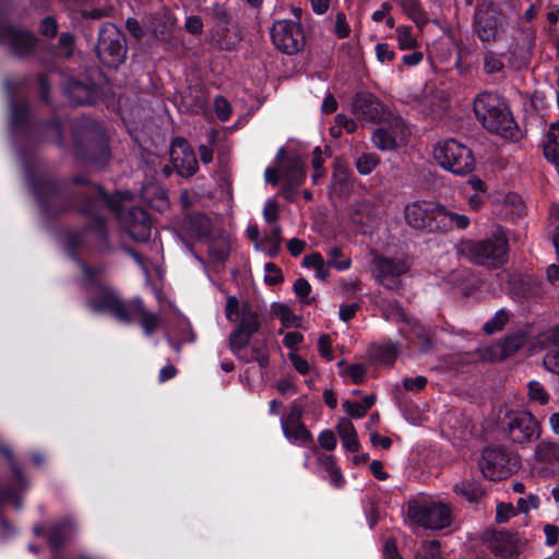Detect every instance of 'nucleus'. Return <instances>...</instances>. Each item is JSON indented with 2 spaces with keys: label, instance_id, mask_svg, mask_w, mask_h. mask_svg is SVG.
I'll return each mask as SVG.
<instances>
[{
  "label": "nucleus",
  "instance_id": "f257e3e1",
  "mask_svg": "<svg viewBox=\"0 0 559 559\" xmlns=\"http://www.w3.org/2000/svg\"><path fill=\"white\" fill-rule=\"evenodd\" d=\"M474 111L478 120L490 132L513 140L518 129L503 102L489 93L479 94L474 102Z\"/></svg>",
  "mask_w": 559,
  "mask_h": 559
},
{
  "label": "nucleus",
  "instance_id": "f03ea898",
  "mask_svg": "<svg viewBox=\"0 0 559 559\" xmlns=\"http://www.w3.org/2000/svg\"><path fill=\"white\" fill-rule=\"evenodd\" d=\"M90 306L95 311H108L122 322H130L133 316L141 319L144 332L150 335L160 323V318L145 310L140 298L133 299L128 306L122 304L116 294L105 292L98 301H91Z\"/></svg>",
  "mask_w": 559,
  "mask_h": 559
},
{
  "label": "nucleus",
  "instance_id": "7ed1b4c3",
  "mask_svg": "<svg viewBox=\"0 0 559 559\" xmlns=\"http://www.w3.org/2000/svg\"><path fill=\"white\" fill-rule=\"evenodd\" d=\"M459 251L473 263L497 266L503 263L506 259L508 252V240L501 231H498L484 240L461 241L459 245Z\"/></svg>",
  "mask_w": 559,
  "mask_h": 559
},
{
  "label": "nucleus",
  "instance_id": "20e7f679",
  "mask_svg": "<svg viewBox=\"0 0 559 559\" xmlns=\"http://www.w3.org/2000/svg\"><path fill=\"white\" fill-rule=\"evenodd\" d=\"M407 522L428 530H442L452 522L450 504L435 500H413L408 502Z\"/></svg>",
  "mask_w": 559,
  "mask_h": 559
},
{
  "label": "nucleus",
  "instance_id": "39448f33",
  "mask_svg": "<svg viewBox=\"0 0 559 559\" xmlns=\"http://www.w3.org/2000/svg\"><path fill=\"white\" fill-rule=\"evenodd\" d=\"M433 156L441 167L453 174H467L475 167L472 151L453 139L438 142L433 148Z\"/></svg>",
  "mask_w": 559,
  "mask_h": 559
},
{
  "label": "nucleus",
  "instance_id": "423d86ee",
  "mask_svg": "<svg viewBox=\"0 0 559 559\" xmlns=\"http://www.w3.org/2000/svg\"><path fill=\"white\" fill-rule=\"evenodd\" d=\"M96 52L102 63L109 68H116L124 61L127 50L123 36L115 25L102 26Z\"/></svg>",
  "mask_w": 559,
  "mask_h": 559
},
{
  "label": "nucleus",
  "instance_id": "0eeeda50",
  "mask_svg": "<svg viewBox=\"0 0 559 559\" xmlns=\"http://www.w3.org/2000/svg\"><path fill=\"white\" fill-rule=\"evenodd\" d=\"M478 466L486 478L500 480L512 474L515 463L504 448L488 447L484 449Z\"/></svg>",
  "mask_w": 559,
  "mask_h": 559
},
{
  "label": "nucleus",
  "instance_id": "6e6552de",
  "mask_svg": "<svg viewBox=\"0 0 559 559\" xmlns=\"http://www.w3.org/2000/svg\"><path fill=\"white\" fill-rule=\"evenodd\" d=\"M271 36L276 48L285 53L294 55L306 44L301 25L290 20H281L273 24Z\"/></svg>",
  "mask_w": 559,
  "mask_h": 559
},
{
  "label": "nucleus",
  "instance_id": "1a4fd4ad",
  "mask_svg": "<svg viewBox=\"0 0 559 559\" xmlns=\"http://www.w3.org/2000/svg\"><path fill=\"white\" fill-rule=\"evenodd\" d=\"M409 129L401 118L378 127L371 136L373 145L380 151H391L406 143Z\"/></svg>",
  "mask_w": 559,
  "mask_h": 559
},
{
  "label": "nucleus",
  "instance_id": "9d476101",
  "mask_svg": "<svg viewBox=\"0 0 559 559\" xmlns=\"http://www.w3.org/2000/svg\"><path fill=\"white\" fill-rule=\"evenodd\" d=\"M226 318L230 322H237L238 329L254 334L260 329L259 316L252 310L248 301H239L236 296H228L225 307Z\"/></svg>",
  "mask_w": 559,
  "mask_h": 559
},
{
  "label": "nucleus",
  "instance_id": "9b49d317",
  "mask_svg": "<svg viewBox=\"0 0 559 559\" xmlns=\"http://www.w3.org/2000/svg\"><path fill=\"white\" fill-rule=\"evenodd\" d=\"M438 203L427 200L409 202L404 209V218L415 229L435 228Z\"/></svg>",
  "mask_w": 559,
  "mask_h": 559
},
{
  "label": "nucleus",
  "instance_id": "f8f14e48",
  "mask_svg": "<svg viewBox=\"0 0 559 559\" xmlns=\"http://www.w3.org/2000/svg\"><path fill=\"white\" fill-rule=\"evenodd\" d=\"M508 427L511 439L518 443L533 441L539 436V425L530 412L511 413Z\"/></svg>",
  "mask_w": 559,
  "mask_h": 559
},
{
  "label": "nucleus",
  "instance_id": "ddd939ff",
  "mask_svg": "<svg viewBox=\"0 0 559 559\" xmlns=\"http://www.w3.org/2000/svg\"><path fill=\"white\" fill-rule=\"evenodd\" d=\"M170 159L182 177H190L198 169L193 151L185 140L178 139L170 146Z\"/></svg>",
  "mask_w": 559,
  "mask_h": 559
},
{
  "label": "nucleus",
  "instance_id": "4468645a",
  "mask_svg": "<svg viewBox=\"0 0 559 559\" xmlns=\"http://www.w3.org/2000/svg\"><path fill=\"white\" fill-rule=\"evenodd\" d=\"M409 269L407 262L403 259H389L376 255L372 260V273L381 284L389 288L393 286L385 283L386 280L401 276Z\"/></svg>",
  "mask_w": 559,
  "mask_h": 559
},
{
  "label": "nucleus",
  "instance_id": "2eb2a0df",
  "mask_svg": "<svg viewBox=\"0 0 559 559\" xmlns=\"http://www.w3.org/2000/svg\"><path fill=\"white\" fill-rule=\"evenodd\" d=\"M502 31L501 16L495 11H479L476 15V33L483 41L498 38Z\"/></svg>",
  "mask_w": 559,
  "mask_h": 559
},
{
  "label": "nucleus",
  "instance_id": "dca6fc26",
  "mask_svg": "<svg viewBox=\"0 0 559 559\" xmlns=\"http://www.w3.org/2000/svg\"><path fill=\"white\" fill-rule=\"evenodd\" d=\"M535 466L544 476L552 475L559 468V449L551 443H540L535 451Z\"/></svg>",
  "mask_w": 559,
  "mask_h": 559
},
{
  "label": "nucleus",
  "instance_id": "f3484780",
  "mask_svg": "<svg viewBox=\"0 0 559 559\" xmlns=\"http://www.w3.org/2000/svg\"><path fill=\"white\" fill-rule=\"evenodd\" d=\"M488 547L503 559H512L521 551V546L506 532H493L488 538Z\"/></svg>",
  "mask_w": 559,
  "mask_h": 559
},
{
  "label": "nucleus",
  "instance_id": "a211bd4d",
  "mask_svg": "<svg viewBox=\"0 0 559 559\" xmlns=\"http://www.w3.org/2000/svg\"><path fill=\"white\" fill-rule=\"evenodd\" d=\"M3 33L0 43L11 47L15 53L22 55L34 48L35 39L28 32L5 26Z\"/></svg>",
  "mask_w": 559,
  "mask_h": 559
},
{
  "label": "nucleus",
  "instance_id": "6ab92c4d",
  "mask_svg": "<svg viewBox=\"0 0 559 559\" xmlns=\"http://www.w3.org/2000/svg\"><path fill=\"white\" fill-rule=\"evenodd\" d=\"M436 216V227L439 230H450L453 228L465 229L469 225V218L464 214H459L444 205L438 203Z\"/></svg>",
  "mask_w": 559,
  "mask_h": 559
},
{
  "label": "nucleus",
  "instance_id": "aec40b11",
  "mask_svg": "<svg viewBox=\"0 0 559 559\" xmlns=\"http://www.w3.org/2000/svg\"><path fill=\"white\" fill-rule=\"evenodd\" d=\"M131 215L133 219L127 222V229L130 236L136 241H146L151 237V222L142 210H134Z\"/></svg>",
  "mask_w": 559,
  "mask_h": 559
},
{
  "label": "nucleus",
  "instance_id": "412c9836",
  "mask_svg": "<svg viewBox=\"0 0 559 559\" xmlns=\"http://www.w3.org/2000/svg\"><path fill=\"white\" fill-rule=\"evenodd\" d=\"M354 114L366 120H377L382 111L381 104L372 98L358 97L353 104Z\"/></svg>",
  "mask_w": 559,
  "mask_h": 559
},
{
  "label": "nucleus",
  "instance_id": "4be33fe9",
  "mask_svg": "<svg viewBox=\"0 0 559 559\" xmlns=\"http://www.w3.org/2000/svg\"><path fill=\"white\" fill-rule=\"evenodd\" d=\"M142 199L152 207L163 211L168 206L166 192L155 183H147L141 189Z\"/></svg>",
  "mask_w": 559,
  "mask_h": 559
},
{
  "label": "nucleus",
  "instance_id": "5701e85b",
  "mask_svg": "<svg viewBox=\"0 0 559 559\" xmlns=\"http://www.w3.org/2000/svg\"><path fill=\"white\" fill-rule=\"evenodd\" d=\"M544 155L555 165H559V121L554 122L545 136Z\"/></svg>",
  "mask_w": 559,
  "mask_h": 559
},
{
  "label": "nucleus",
  "instance_id": "b1692460",
  "mask_svg": "<svg viewBox=\"0 0 559 559\" xmlns=\"http://www.w3.org/2000/svg\"><path fill=\"white\" fill-rule=\"evenodd\" d=\"M337 432L341 437L343 447L350 452H357L359 450V441L354 425L349 419L342 418L337 426Z\"/></svg>",
  "mask_w": 559,
  "mask_h": 559
},
{
  "label": "nucleus",
  "instance_id": "393cba45",
  "mask_svg": "<svg viewBox=\"0 0 559 559\" xmlns=\"http://www.w3.org/2000/svg\"><path fill=\"white\" fill-rule=\"evenodd\" d=\"M282 431L286 439L292 443L309 445L313 441L311 432L304 424L284 426L282 427Z\"/></svg>",
  "mask_w": 559,
  "mask_h": 559
},
{
  "label": "nucleus",
  "instance_id": "a878e982",
  "mask_svg": "<svg viewBox=\"0 0 559 559\" xmlns=\"http://www.w3.org/2000/svg\"><path fill=\"white\" fill-rule=\"evenodd\" d=\"M350 178L352 174L347 168L337 166L333 173L332 192L340 197L346 195L350 189Z\"/></svg>",
  "mask_w": 559,
  "mask_h": 559
},
{
  "label": "nucleus",
  "instance_id": "bb28decb",
  "mask_svg": "<svg viewBox=\"0 0 559 559\" xmlns=\"http://www.w3.org/2000/svg\"><path fill=\"white\" fill-rule=\"evenodd\" d=\"M271 312L281 320L284 328H298L301 323V319L287 305L274 302L271 306Z\"/></svg>",
  "mask_w": 559,
  "mask_h": 559
},
{
  "label": "nucleus",
  "instance_id": "cd10ccee",
  "mask_svg": "<svg viewBox=\"0 0 559 559\" xmlns=\"http://www.w3.org/2000/svg\"><path fill=\"white\" fill-rule=\"evenodd\" d=\"M454 491L468 502H477L484 496L483 488L474 481L463 480L454 485Z\"/></svg>",
  "mask_w": 559,
  "mask_h": 559
},
{
  "label": "nucleus",
  "instance_id": "c85d7f7f",
  "mask_svg": "<svg viewBox=\"0 0 559 559\" xmlns=\"http://www.w3.org/2000/svg\"><path fill=\"white\" fill-rule=\"evenodd\" d=\"M282 229L277 224L272 225L270 235L265 236L262 239L264 247L266 249H262V251L266 252L270 257H275L281 249L282 242Z\"/></svg>",
  "mask_w": 559,
  "mask_h": 559
},
{
  "label": "nucleus",
  "instance_id": "c756f323",
  "mask_svg": "<svg viewBox=\"0 0 559 559\" xmlns=\"http://www.w3.org/2000/svg\"><path fill=\"white\" fill-rule=\"evenodd\" d=\"M305 178V170L301 160L295 158L290 160L289 168L283 175V179L289 187L298 186Z\"/></svg>",
  "mask_w": 559,
  "mask_h": 559
},
{
  "label": "nucleus",
  "instance_id": "7c9ffc66",
  "mask_svg": "<svg viewBox=\"0 0 559 559\" xmlns=\"http://www.w3.org/2000/svg\"><path fill=\"white\" fill-rule=\"evenodd\" d=\"M304 265L316 271V276L320 280H326L329 276V264L324 262L319 253H312L304 258Z\"/></svg>",
  "mask_w": 559,
  "mask_h": 559
},
{
  "label": "nucleus",
  "instance_id": "2f4dec72",
  "mask_svg": "<svg viewBox=\"0 0 559 559\" xmlns=\"http://www.w3.org/2000/svg\"><path fill=\"white\" fill-rule=\"evenodd\" d=\"M527 395L532 402L538 403L539 405L548 404L550 395L544 385L536 380H531L527 383Z\"/></svg>",
  "mask_w": 559,
  "mask_h": 559
},
{
  "label": "nucleus",
  "instance_id": "473e14b6",
  "mask_svg": "<svg viewBox=\"0 0 559 559\" xmlns=\"http://www.w3.org/2000/svg\"><path fill=\"white\" fill-rule=\"evenodd\" d=\"M380 158L373 153H366L357 157L356 168L360 175L367 176L371 174L379 165Z\"/></svg>",
  "mask_w": 559,
  "mask_h": 559
},
{
  "label": "nucleus",
  "instance_id": "72a5a7b5",
  "mask_svg": "<svg viewBox=\"0 0 559 559\" xmlns=\"http://www.w3.org/2000/svg\"><path fill=\"white\" fill-rule=\"evenodd\" d=\"M253 334L236 329L229 336V345L234 354L241 356L240 352L249 344Z\"/></svg>",
  "mask_w": 559,
  "mask_h": 559
},
{
  "label": "nucleus",
  "instance_id": "f704fd0d",
  "mask_svg": "<svg viewBox=\"0 0 559 559\" xmlns=\"http://www.w3.org/2000/svg\"><path fill=\"white\" fill-rule=\"evenodd\" d=\"M396 40L402 50L414 49L418 45L416 36L412 33V28L404 25L396 28Z\"/></svg>",
  "mask_w": 559,
  "mask_h": 559
},
{
  "label": "nucleus",
  "instance_id": "c9c22d12",
  "mask_svg": "<svg viewBox=\"0 0 559 559\" xmlns=\"http://www.w3.org/2000/svg\"><path fill=\"white\" fill-rule=\"evenodd\" d=\"M478 355L483 360L486 361H496L506 358L503 347L501 346L500 342L480 346L478 349Z\"/></svg>",
  "mask_w": 559,
  "mask_h": 559
},
{
  "label": "nucleus",
  "instance_id": "e433bc0d",
  "mask_svg": "<svg viewBox=\"0 0 559 559\" xmlns=\"http://www.w3.org/2000/svg\"><path fill=\"white\" fill-rule=\"evenodd\" d=\"M321 463L325 467V471L329 473L330 483L335 487L342 486L344 483V478L342 476L340 468L336 466L333 457L330 455H325L321 459Z\"/></svg>",
  "mask_w": 559,
  "mask_h": 559
},
{
  "label": "nucleus",
  "instance_id": "4c0bfd02",
  "mask_svg": "<svg viewBox=\"0 0 559 559\" xmlns=\"http://www.w3.org/2000/svg\"><path fill=\"white\" fill-rule=\"evenodd\" d=\"M524 343L525 336L523 334H513L500 341L506 358L516 353L524 345Z\"/></svg>",
  "mask_w": 559,
  "mask_h": 559
},
{
  "label": "nucleus",
  "instance_id": "58836bf2",
  "mask_svg": "<svg viewBox=\"0 0 559 559\" xmlns=\"http://www.w3.org/2000/svg\"><path fill=\"white\" fill-rule=\"evenodd\" d=\"M415 559H441L439 542L431 540L423 543L415 555Z\"/></svg>",
  "mask_w": 559,
  "mask_h": 559
},
{
  "label": "nucleus",
  "instance_id": "ea45409f",
  "mask_svg": "<svg viewBox=\"0 0 559 559\" xmlns=\"http://www.w3.org/2000/svg\"><path fill=\"white\" fill-rule=\"evenodd\" d=\"M509 320V314L506 310H498L495 316L484 324V331L487 334H492L500 331Z\"/></svg>",
  "mask_w": 559,
  "mask_h": 559
},
{
  "label": "nucleus",
  "instance_id": "a19ab883",
  "mask_svg": "<svg viewBox=\"0 0 559 559\" xmlns=\"http://www.w3.org/2000/svg\"><path fill=\"white\" fill-rule=\"evenodd\" d=\"M504 68L503 58L493 51H487L484 56V69L487 73H498Z\"/></svg>",
  "mask_w": 559,
  "mask_h": 559
},
{
  "label": "nucleus",
  "instance_id": "79ce46f5",
  "mask_svg": "<svg viewBox=\"0 0 559 559\" xmlns=\"http://www.w3.org/2000/svg\"><path fill=\"white\" fill-rule=\"evenodd\" d=\"M209 250L214 261L224 262L229 255V243L226 239H221L212 242Z\"/></svg>",
  "mask_w": 559,
  "mask_h": 559
},
{
  "label": "nucleus",
  "instance_id": "37998d69",
  "mask_svg": "<svg viewBox=\"0 0 559 559\" xmlns=\"http://www.w3.org/2000/svg\"><path fill=\"white\" fill-rule=\"evenodd\" d=\"M302 406L299 403L294 402L290 405L288 414L281 419V427L302 424Z\"/></svg>",
  "mask_w": 559,
  "mask_h": 559
},
{
  "label": "nucleus",
  "instance_id": "c03bdc74",
  "mask_svg": "<svg viewBox=\"0 0 559 559\" xmlns=\"http://www.w3.org/2000/svg\"><path fill=\"white\" fill-rule=\"evenodd\" d=\"M328 254V264L330 266H333L337 270H347L350 266V260L348 258H343L338 248L330 249Z\"/></svg>",
  "mask_w": 559,
  "mask_h": 559
},
{
  "label": "nucleus",
  "instance_id": "a18cd8bd",
  "mask_svg": "<svg viewBox=\"0 0 559 559\" xmlns=\"http://www.w3.org/2000/svg\"><path fill=\"white\" fill-rule=\"evenodd\" d=\"M377 359L382 364H392L397 356V348L394 344H386L378 348L374 354Z\"/></svg>",
  "mask_w": 559,
  "mask_h": 559
},
{
  "label": "nucleus",
  "instance_id": "49530a36",
  "mask_svg": "<svg viewBox=\"0 0 559 559\" xmlns=\"http://www.w3.org/2000/svg\"><path fill=\"white\" fill-rule=\"evenodd\" d=\"M243 361H257L260 367L265 368L269 365V354L265 348L252 347L250 357L239 356Z\"/></svg>",
  "mask_w": 559,
  "mask_h": 559
},
{
  "label": "nucleus",
  "instance_id": "de8ad7c7",
  "mask_svg": "<svg viewBox=\"0 0 559 559\" xmlns=\"http://www.w3.org/2000/svg\"><path fill=\"white\" fill-rule=\"evenodd\" d=\"M515 515V510L511 503L500 502L496 507V522L506 523Z\"/></svg>",
  "mask_w": 559,
  "mask_h": 559
},
{
  "label": "nucleus",
  "instance_id": "09e8293b",
  "mask_svg": "<svg viewBox=\"0 0 559 559\" xmlns=\"http://www.w3.org/2000/svg\"><path fill=\"white\" fill-rule=\"evenodd\" d=\"M280 215V206L278 204L273 200H266L264 207H263V217L264 219L271 224H276V221L278 219Z\"/></svg>",
  "mask_w": 559,
  "mask_h": 559
},
{
  "label": "nucleus",
  "instance_id": "8fccbe9b",
  "mask_svg": "<svg viewBox=\"0 0 559 559\" xmlns=\"http://www.w3.org/2000/svg\"><path fill=\"white\" fill-rule=\"evenodd\" d=\"M540 500L536 495H527L518 500V508L521 512L527 513L531 510H536L539 507Z\"/></svg>",
  "mask_w": 559,
  "mask_h": 559
},
{
  "label": "nucleus",
  "instance_id": "3c124183",
  "mask_svg": "<svg viewBox=\"0 0 559 559\" xmlns=\"http://www.w3.org/2000/svg\"><path fill=\"white\" fill-rule=\"evenodd\" d=\"M343 409L345 413L353 418H361L366 415V406L361 403H352L349 401H345L343 403Z\"/></svg>",
  "mask_w": 559,
  "mask_h": 559
},
{
  "label": "nucleus",
  "instance_id": "603ef678",
  "mask_svg": "<svg viewBox=\"0 0 559 559\" xmlns=\"http://www.w3.org/2000/svg\"><path fill=\"white\" fill-rule=\"evenodd\" d=\"M215 112L217 117L225 121L229 118L231 109L229 103L223 97H216L214 102Z\"/></svg>",
  "mask_w": 559,
  "mask_h": 559
},
{
  "label": "nucleus",
  "instance_id": "864d4df0",
  "mask_svg": "<svg viewBox=\"0 0 559 559\" xmlns=\"http://www.w3.org/2000/svg\"><path fill=\"white\" fill-rule=\"evenodd\" d=\"M427 384V379L423 376H417L415 378H407L403 381V386L406 391L409 392H419Z\"/></svg>",
  "mask_w": 559,
  "mask_h": 559
},
{
  "label": "nucleus",
  "instance_id": "5fc2aeb1",
  "mask_svg": "<svg viewBox=\"0 0 559 559\" xmlns=\"http://www.w3.org/2000/svg\"><path fill=\"white\" fill-rule=\"evenodd\" d=\"M264 269L267 272L265 275V282L267 284L275 285L283 281L282 272L274 263H266Z\"/></svg>",
  "mask_w": 559,
  "mask_h": 559
},
{
  "label": "nucleus",
  "instance_id": "6e6d98bb",
  "mask_svg": "<svg viewBox=\"0 0 559 559\" xmlns=\"http://www.w3.org/2000/svg\"><path fill=\"white\" fill-rule=\"evenodd\" d=\"M318 441H319V444L328 450V451H331L333 449H335L336 447V438H335V435L332 430H323L319 437H318Z\"/></svg>",
  "mask_w": 559,
  "mask_h": 559
},
{
  "label": "nucleus",
  "instance_id": "4d7b16f0",
  "mask_svg": "<svg viewBox=\"0 0 559 559\" xmlns=\"http://www.w3.org/2000/svg\"><path fill=\"white\" fill-rule=\"evenodd\" d=\"M346 374L353 380L355 384H359L364 382L366 368L360 364H355L347 368Z\"/></svg>",
  "mask_w": 559,
  "mask_h": 559
},
{
  "label": "nucleus",
  "instance_id": "13d9d810",
  "mask_svg": "<svg viewBox=\"0 0 559 559\" xmlns=\"http://www.w3.org/2000/svg\"><path fill=\"white\" fill-rule=\"evenodd\" d=\"M288 359L290 360L293 367L300 373V374H307L310 370V366L308 361L299 356L296 353H289Z\"/></svg>",
  "mask_w": 559,
  "mask_h": 559
},
{
  "label": "nucleus",
  "instance_id": "bf43d9fd",
  "mask_svg": "<svg viewBox=\"0 0 559 559\" xmlns=\"http://www.w3.org/2000/svg\"><path fill=\"white\" fill-rule=\"evenodd\" d=\"M318 349L322 357L326 358L328 360H333L332 343L328 335L323 334L319 337Z\"/></svg>",
  "mask_w": 559,
  "mask_h": 559
},
{
  "label": "nucleus",
  "instance_id": "052dcab7",
  "mask_svg": "<svg viewBox=\"0 0 559 559\" xmlns=\"http://www.w3.org/2000/svg\"><path fill=\"white\" fill-rule=\"evenodd\" d=\"M376 55H377L378 60L382 63L391 62L395 57L394 51L386 44H382V43L377 44Z\"/></svg>",
  "mask_w": 559,
  "mask_h": 559
},
{
  "label": "nucleus",
  "instance_id": "680f3d73",
  "mask_svg": "<svg viewBox=\"0 0 559 559\" xmlns=\"http://www.w3.org/2000/svg\"><path fill=\"white\" fill-rule=\"evenodd\" d=\"M544 366L549 371L559 374V349L550 352L544 357Z\"/></svg>",
  "mask_w": 559,
  "mask_h": 559
},
{
  "label": "nucleus",
  "instance_id": "e2e57ef3",
  "mask_svg": "<svg viewBox=\"0 0 559 559\" xmlns=\"http://www.w3.org/2000/svg\"><path fill=\"white\" fill-rule=\"evenodd\" d=\"M334 33L340 38H345L349 35V26L345 21V15L343 13H337L335 20Z\"/></svg>",
  "mask_w": 559,
  "mask_h": 559
},
{
  "label": "nucleus",
  "instance_id": "0e129e2a",
  "mask_svg": "<svg viewBox=\"0 0 559 559\" xmlns=\"http://www.w3.org/2000/svg\"><path fill=\"white\" fill-rule=\"evenodd\" d=\"M294 290L300 298H306L311 292V286L307 280L298 278L294 284Z\"/></svg>",
  "mask_w": 559,
  "mask_h": 559
},
{
  "label": "nucleus",
  "instance_id": "69168bd1",
  "mask_svg": "<svg viewBox=\"0 0 559 559\" xmlns=\"http://www.w3.org/2000/svg\"><path fill=\"white\" fill-rule=\"evenodd\" d=\"M302 338L298 332H288L285 334L283 343L286 347L294 349L302 342Z\"/></svg>",
  "mask_w": 559,
  "mask_h": 559
},
{
  "label": "nucleus",
  "instance_id": "338daca9",
  "mask_svg": "<svg viewBox=\"0 0 559 559\" xmlns=\"http://www.w3.org/2000/svg\"><path fill=\"white\" fill-rule=\"evenodd\" d=\"M41 33L47 37H53L57 33V23L51 17H46L41 22Z\"/></svg>",
  "mask_w": 559,
  "mask_h": 559
},
{
  "label": "nucleus",
  "instance_id": "774afa93",
  "mask_svg": "<svg viewBox=\"0 0 559 559\" xmlns=\"http://www.w3.org/2000/svg\"><path fill=\"white\" fill-rule=\"evenodd\" d=\"M546 542L548 545H555L559 537V527L552 524H547L544 527Z\"/></svg>",
  "mask_w": 559,
  "mask_h": 559
}]
</instances>
